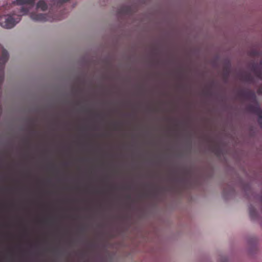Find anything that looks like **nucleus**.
<instances>
[{"instance_id":"1","label":"nucleus","mask_w":262,"mask_h":262,"mask_svg":"<svg viewBox=\"0 0 262 262\" xmlns=\"http://www.w3.org/2000/svg\"><path fill=\"white\" fill-rule=\"evenodd\" d=\"M34 0H15L14 3L17 5H28L26 9L23 8L19 12V15H29L30 18L36 21H46L49 18L41 13L47 9V5L42 1H39L36 5H32Z\"/></svg>"},{"instance_id":"2","label":"nucleus","mask_w":262,"mask_h":262,"mask_svg":"<svg viewBox=\"0 0 262 262\" xmlns=\"http://www.w3.org/2000/svg\"><path fill=\"white\" fill-rule=\"evenodd\" d=\"M19 19V18H17V19L12 18V17L9 15L0 16V25L3 28H11L13 27Z\"/></svg>"},{"instance_id":"3","label":"nucleus","mask_w":262,"mask_h":262,"mask_svg":"<svg viewBox=\"0 0 262 262\" xmlns=\"http://www.w3.org/2000/svg\"><path fill=\"white\" fill-rule=\"evenodd\" d=\"M7 59V53L6 52H4L3 55L2 59H1L0 62L3 63L6 61Z\"/></svg>"}]
</instances>
